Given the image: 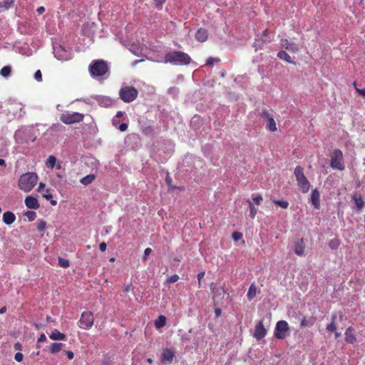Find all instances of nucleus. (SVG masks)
<instances>
[{
  "instance_id": "1",
  "label": "nucleus",
  "mask_w": 365,
  "mask_h": 365,
  "mask_svg": "<svg viewBox=\"0 0 365 365\" xmlns=\"http://www.w3.org/2000/svg\"><path fill=\"white\" fill-rule=\"evenodd\" d=\"M165 63L177 66L188 65L191 61L190 56L182 51H174L168 52L164 57Z\"/></svg>"
},
{
  "instance_id": "24",
  "label": "nucleus",
  "mask_w": 365,
  "mask_h": 365,
  "mask_svg": "<svg viewBox=\"0 0 365 365\" xmlns=\"http://www.w3.org/2000/svg\"><path fill=\"white\" fill-rule=\"evenodd\" d=\"M277 57L279 58V59H282V60H284L289 63H293L294 64V61H293L292 58H291V56L284 51H280L278 52L277 53Z\"/></svg>"
},
{
  "instance_id": "8",
  "label": "nucleus",
  "mask_w": 365,
  "mask_h": 365,
  "mask_svg": "<svg viewBox=\"0 0 365 365\" xmlns=\"http://www.w3.org/2000/svg\"><path fill=\"white\" fill-rule=\"evenodd\" d=\"M94 323V317L93 314L91 312H83L81 318L78 322L80 328L83 329H91Z\"/></svg>"
},
{
  "instance_id": "20",
  "label": "nucleus",
  "mask_w": 365,
  "mask_h": 365,
  "mask_svg": "<svg viewBox=\"0 0 365 365\" xmlns=\"http://www.w3.org/2000/svg\"><path fill=\"white\" fill-rule=\"evenodd\" d=\"M304 239L302 238L299 241L295 242L294 244V252L298 256H302L304 253Z\"/></svg>"
},
{
  "instance_id": "35",
  "label": "nucleus",
  "mask_w": 365,
  "mask_h": 365,
  "mask_svg": "<svg viewBox=\"0 0 365 365\" xmlns=\"http://www.w3.org/2000/svg\"><path fill=\"white\" fill-rule=\"evenodd\" d=\"M14 4V0H4L0 2V8L9 9Z\"/></svg>"
},
{
  "instance_id": "27",
  "label": "nucleus",
  "mask_w": 365,
  "mask_h": 365,
  "mask_svg": "<svg viewBox=\"0 0 365 365\" xmlns=\"http://www.w3.org/2000/svg\"><path fill=\"white\" fill-rule=\"evenodd\" d=\"M267 130L271 131V132H275L277 130L275 120L273 117L269 118L267 120V123L266 125Z\"/></svg>"
},
{
  "instance_id": "64",
  "label": "nucleus",
  "mask_w": 365,
  "mask_h": 365,
  "mask_svg": "<svg viewBox=\"0 0 365 365\" xmlns=\"http://www.w3.org/2000/svg\"><path fill=\"white\" fill-rule=\"evenodd\" d=\"M56 176H57V178H58L59 179H62V178H63V175L62 174H61V173H58V174H56Z\"/></svg>"
},
{
  "instance_id": "42",
  "label": "nucleus",
  "mask_w": 365,
  "mask_h": 365,
  "mask_svg": "<svg viewBox=\"0 0 365 365\" xmlns=\"http://www.w3.org/2000/svg\"><path fill=\"white\" fill-rule=\"evenodd\" d=\"M180 279L179 276L176 274L170 276L168 279L167 282L170 284L176 282Z\"/></svg>"
},
{
  "instance_id": "9",
  "label": "nucleus",
  "mask_w": 365,
  "mask_h": 365,
  "mask_svg": "<svg viewBox=\"0 0 365 365\" xmlns=\"http://www.w3.org/2000/svg\"><path fill=\"white\" fill-rule=\"evenodd\" d=\"M289 330V324L286 321H279L275 327L274 335L277 339H283Z\"/></svg>"
},
{
  "instance_id": "61",
  "label": "nucleus",
  "mask_w": 365,
  "mask_h": 365,
  "mask_svg": "<svg viewBox=\"0 0 365 365\" xmlns=\"http://www.w3.org/2000/svg\"><path fill=\"white\" fill-rule=\"evenodd\" d=\"M6 307H3L2 308L0 309V314H4V312H6Z\"/></svg>"
},
{
  "instance_id": "21",
  "label": "nucleus",
  "mask_w": 365,
  "mask_h": 365,
  "mask_svg": "<svg viewBox=\"0 0 365 365\" xmlns=\"http://www.w3.org/2000/svg\"><path fill=\"white\" fill-rule=\"evenodd\" d=\"M16 220L15 215L11 211H6L3 214V222L7 225H10Z\"/></svg>"
},
{
  "instance_id": "3",
  "label": "nucleus",
  "mask_w": 365,
  "mask_h": 365,
  "mask_svg": "<svg viewBox=\"0 0 365 365\" xmlns=\"http://www.w3.org/2000/svg\"><path fill=\"white\" fill-rule=\"evenodd\" d=\"M294 175L299 190L303 193H307L310 189V182L304 174V169L302 166H297L294 169Z\"/></svg>"
},
{
  "instance_id": "28",
  "label": "nucleus",
  "mask_w": 365,
  "mask_h": 365,
  "mask_svg": "<svg viewBox=\"0 0 365 365\" xmlns=\"http://www.w3.org/2000/svg\"><path fill=\"white\" fill-rule=\"evenodd\" d=\"M63 344L62 343H52L51 345L50 352L51 354H56L59 352Z\"/></svg>"
},
{
  "instance_id": "23",
  "label": "nucleus",
  "mask_w": 365,
  "mask_h": 365,
  "mask_svg": "<svg viewBox=\"0 0 365 365\" xmlns=\"http://www.w3.org/2000/svg\"><path fill=\"white\" fill-rule=\"evenodd\" d=\"M49 337L52 340H65L66 338L63 333L60 332L57 329H54L49 335Z\"/></svg>"
},
{
  "instance_id": "41",
  "label": "nucleus",
  "mask_w": 365,
  "mask_h": 365,
  "mask_svg": "<svg viewBox=\"0 0 365 365\" xmlns=\"http://www.w3.org/2000/svg\"><path fill=\"white\" fill-rule=\"evenodd\" d=\"M327 330L330 332L336 331V326L335 323H334V322H331V323L327 326Z\"/></svg>"
},
{
  "instance_id": "43",
  "label": "nucleus",
  "mask_w": 365,
  "mask_h": 365,
  "mask_svg": "<svg viewBox=\"0 0 365 365\" xmlns=\"http://www.w3.org/2000/svg\"><path fill=\"white\" fill-rule=\"evenodd\" d=\"M252 200L256 205H259L262 202L263 198L261 195H258L255 196V197H252Z\"/></svg>"
},
{
  "instance_id": "30",
  "label": "nucleus",
  "mask_w": 365,
  "mask_h": 365,
  "mask_svg": "<svg viewBox=\"0 0 365 365\" xmlns=\"http://www.w3.org/2000/svg\"><path fill=\"white\" fill-rule=\"evenodd\" d=\"M56 158L53 155H50L46 161V165L49 168H53L56 165Z\"/></svg>"
},
{
  "instance_id": "5",
  "label": "nucleus",
  "mask_w": 365,
  "mask_h": 365,
  "mask_svg": "<svg viewBox=\"0 0 365 365\" xmlns=\"http://www.w3.org/2000/svg\"><path fill=\"white\" fill-rule=\"evenodd\" d=\"M89 71L93 76H102L108 72V67L106 61L97 60L90 65Z\"/></svg>"
},
{
  "instance_id": "36",
  "label": "nucleus",
  "mask_w": 365,
  "mask_h": 365,
  "mask_svg": "<svg viewBox=\"0 0 365 365\" xmlns=\"http://www.w3.org/2000/svg\"><path fill=\"white\" fill-rule=\"evenodd\" d=\"M165 182H166L167 185H168L170 190H183V187H178V186L173 185H172V179L170 178V176H168L165 178Z\"/></svg>"
},
{
  "instance_id": "17",
  "label": "nucleus",
  "mask_w": 365,
  "mask_h": 365,
  "mask_svg": "<svg viewBox=\"0 0 365 365\" xmlns=\"http://www.w3.org/2000/svg\"><path fill=\"white\" fill-rule=\"evenodd\" d=\"M311 202L316 209L320 208V194L317 189H314L312 192Z\"/></svg>"
},
{
  "instance_id": "19",
  "label": "nucleus",
  "mask_w": 365,
  "mask_h": 365,
  "mask_svg": "<svg viewBox=\"0 0 365 365\" xmlns=\"http://www.w3.org/2000/svg\"><path fill=\"white\" fill-rule=\"evenodd\" d=\"M345 341L349 344H354L356 339L354 334V328L349 327L345 331Z\"/></svg>"
},
{
  "instance_id": "14",
  "label": "nucleus",
  "mask_w": 365,
  "mask_h": 365,
  "mask_svg": "<svg viewBox=\"0 0 365 365\" xmlns=\"http://www.w3.org/2000/svg\"><path fill=\"white\" fill-rule=\"evenodd\" d=\"M280 45L282 48L292 52H297L299 50L298 44L291 42L288 39H281Z\"/></svg>"
},
{
  "instance_id": "45",
  "label": "nucleus",
  "mask_w": 365,
  "mask_h": 365,
  "mask_svg": "<svg viewBox=\"0 0 365 365\" xmlns=\"http://www.w3.org/2000/svg\"><path fill=\"white\" fill-rule=\"evenodd\" d=\"M262 37L267 38V39H263V41H264V42H266V41L270 42L271 41V39L269 36V31L267 29H266L264 31H263Z\"/></svg>"
},
{
  "instance_id": "18",
  "label": "nucleus",
  "mask_w": 365,
  "mask_h": 365,
  "mask_svg": "<svg viewBox=\"0 0 365 365\" xmlns=\"http://www.w3.org/2000/svg\"><path fill=\"white\" fill-rule=\"evenodd\" d=\"M208 37V31L206 29L200 28L195 34V38L197 41L205 42Z\"/></svg>"
},
{
  "instance_id": "53",
  "label": "nucleus",
  "mask_w": 365,
  "mask_h": 365,
  "mask_svg": "<svg viewBox=\"0 0 365 365\" xmlns=\"http://www.w3.org/2000/svg\"><path fill=\"white\" fill-rule=\"evenodd\" d=\"M46 341V336L44 334H41L38 339V342H44Z\"/></svg>"
},
{
  "instance_id": "49",
  "label": "nucleus",
  "mask_w": 365,
  "mask_h": 365,
  "mask_svg": "<svg viewBox=\"0 0 365 365\" xmlns=\"http://www.w3.org/2000/svg\"><path fill=\"white\" fill-rule=\"evenodd\" d=\"M219 61H220V59H215L212 57H210L207 60L206 65L210 66V65H212L215 61L218 62Z\"/></svg>"
},
{
  "instance_id": "13",
  "label": "nucleus",
  "mask_w": 365,
  "mask_h": 365,
  "mask_svg": "<svg viewBox=\"0 0 365 365\" xmlns=\"http://www.w3.org/2000/svg\"><path fill=\"white\" fill-rule=\"evenodd\" d=\"M175 356V353L170 349H165L163 351L161 354V361L164 364H170L173 361Z\"/></svg>"
},
{
  "instance_id": "4",
  "label": "nucleus",
  "mask_w": 365,
  "mask_h": 365,
  "mask_svg": "<svg viewBox=\"0 0 365 365\" xmlns=\"http://www.w3.org/2000/svg\"><path fill=\"white\" fill-rule=\"evenodd\" d=\"M138 95V90L133 86H124L119 91V96L120 99L125 103L133 102Z\"/></svg>"
},
{
  "instance_id": "16",
  "label": "nucleus",
  "mask_w": 365,
  "mask_h": 365,
  "mask_svg": "<svg viewBox=\"0 0 365 365\" xmlns=\"http://www.w3.org/2000/svg\"><path fill=\"white\" fill-rule=\"evenodd\" d=\"M25 205L28 208L34 210H37L40 207L38 200L32 196H27L26 197Z\"/></svg>"
},
{
  "instance_id": "51",
  "label": "nucleus",
  "mask_w": 365,
  "mask_h": 365,
  "mask_svg": "<svg viewBox=\"0 0 365 365\" xmlns=\"http://www.w3.org/2000/svg\"><path fill=\"white\" fill-rule=\"evenodd\" d=\"M107 248V245L106 242H103L99 245V249L101 252H105Z\"/></svg>"
},
{
  "instance_id": "15",
  "label": "nucleus",
  "mask_w": 365,
  "mask_h": 365,
  "mask_svg": "<svg viewBox=\"0 0 365 365\" xmlns=\"http://www.w3.org/2000/svg\"><path fill=\"white\" fill-rule=\"evenodd\" d=\"M352 200L355 202L356 208L358 211H361L365 206V201L361 195L357 192H354L352 195Z\"/></svg>"
},
{
  "instance_id": "40",
  "label": "nucleus",
  "mask_w": 365,
  "mask_h": 365,
  "mask_svg": "<svg viewBox=\"0 0 365 365\" xmlns=\"http://www.w3.org/2000/svg\"><path fill=\"white\" fill-rule=\"evenodd\" d=\"M259 116L261 118H266L267 120H268L269 118H272L273 117L270 113L269 112L268 110L267 109H264L262 110V112H260L259 113Z\"/></svg>"
},
{
  "instance_id": "39",
  "label": "nucleus",
  "mask_w": 365,
  "mask_h": 365,
  "mask_svg": "<svg viewBox=\"0 0 365 365\" xmlns=\"http://www.w3.org/2000/svg\"><path fill=\"white\" fill-rule=\"evenodd\" d=\"M25 215L27 217L29 221H34L36 217V213L34 211H27L25 213Z\"/></svg>"
},
{
  "instance_id": "12",
  "label": "nucleus",
  "mask_w": 365,
  "mask_h": 365,
  "mask_svg": "<svg viewBox=\"0 0 365 365\" xmlns=\"http://www.w3.org/2000/svg\"><path fill=\"white\" fill-rule=\"evenodd\" d=\"M267 334V329L264 327L262 321H259L255 326V332L253 336L257 340L262 339Z\"/></svg>"
},
{
  "instance_id": "25",
  "label": "nucleus",
  "mask_w": 365,
  "mask_h": 365,
  "mask_svg": "<svg viewBox=\"0 0 365 365\" xmlns=\"http://www.w3.org/2000/svg\"><path fill=\"white\" fill-rule=\"evenodd\" d=\"M96 179V176L93 174L87 175L86 176L82 178L80 180V182L83 185H88L91 184Z\"/></svg>"
},
{
  "instance_id": "11",
  "label": "nucleus",
  "mask_w": 365,
  "mask_h": 365,
  "mask_svg": "<svg viewBox=\"0 0 365 365\" xmlns=\"http://www.w3.org/2000/svg\"><path fill=\"white\" fill-rule=\"evenodd\" d=\"M37 191L41 193L42 197L49 200L52 205H56V200H53V195L51 192L49 188H46V185L43 182H40L37 189Z\"/></svg>"
},
{
  "instance_id": "6",
  "label": "nucleus",
  "mask_w": 365,
  "mask_h": 365,
  "mask_svg": "<svg viewBox=\"0 0 365 365\" xmlns=\"http://www.w3.org/2000/svg\"><path fill=\"white\" fill-rule=\"evenodd\" d=\"M83 118L84 115L78 112H66L62 113L60 116V120L66 125H71L82 122Z\"/></svg>"
},
{
  "instance_id": "60",
  "label": "nucleus",
  "mask_w": 365,
  "mask_h": 365,
  "mask_svg": "<svg viewBox=\"0 0 365 365\" xmlns=\"http://www.w3.org/2000/svg\"><path fill=\"white\" fill-rule=\"evenodd\" d=\"M123 113H124L123 111H118L117 113H116L115 117L116 118H121L123 115Z\"/></svg>"
},
{
  "instance_id": "7",
  "label": "nucleus",
  "mask_w": 365,
  "mask_h": 365,
  "mask_svg": "<svg viewBox=\"0 0 365 365\" xmlns=\"http://www.w3.org/2000/svg\"><path fill=\"white\" fill-rule=\"evenodd\" d=\"M330 166L334 170H344L343 153L339 149H335L331 156Z\"/></svg>"
},
{
  "instance_id": "52",
  "label": "nucleus",
  "mask_w": 365,
  "mask_h": 365,
  "mask_svg": "<svg viewBox=\"0 0 365 365\" xmlns=\"http://www.w3.org/2000/svg\"><path fill=\"white\" fill-rule=\"evenodd\" d=\"M102 365H110L109 357H105L102 361Z\"/></svg>"
},
{
  "instance_id": "44",
  "label": "nucleus",
  "mask_w": 365,
  "mask_h": 365,
  "mask_svg": "<svg viewBox=\"0 0 365 365\" xmlns=\"http://www.w3.org/2000/svg\"><path fill=\"white\" fill-rule=\"evenodd\" d=\"M232 239L235 240V241H238L240 240V239H242V234L239 232H235L232 233Z\"/></svg>"
},
{
  "instance_id": "37",
  "label": "nucleus",
  "mask_w": 365,
  "mask_h": 365,
  "mask_svg": "<svg viewBox=\"0 0 365 365\" xmlns=\"http://www.w3.org/2000/svg\"><path fill=\"white\" fill-rule=\"evenodd\" d=\"M256 295V289L254 286H250L249 288L248 292H247V298L251 300Z\"/></svg>"
},
{
  "instance_id": "55",
  "label": "nucleus",
  "mask_w": 365,
  "mask_h": 365,
  "mask_svg": "<svg viewBox=\"0 0 365 365\" xmlns=\"http://www.w3.org/2000/svg\"><path fill=\"white\" fill-rule=\"evenodd\" d=\"M166 0H154L156 6H161L165 2Z\"/></svg>"
},
{
  "instance_id": "2",
  "label": "nucleus",
  "mask_w": 365,
  "mask_h": 365,
  "mask_svg": "<svg viewBox=\"0 0 365 365\" xmlns=\"http://www.w3.org/2000/svg\"><path fill=\"white\" fill-rule=\"evenodd\" d=\"M38 177L36 173L28 172L22 174L18 181L19 188L25 192H30L37 184Z\"/></svg>"
},
{
  "instance_id": "46",
  "label": "nucleus",
  "mask_w": 365,
  "mask_h": 365,
  "mask_svg": "<svg viewBox=\"0 0 365 365\" xmlns=\"http://www.w3.org/2000/svg\"><path fill=\"white\" fill-rule=\"evenodd\" d=\"M204 276H205L204 271L200 272V273L197 274V280H198V287H201V280L202 279Z\"/></svg>"
},
{
  "instance_id": "10",
  "label": "nucleus",
  "mask_w": 365,
  "mask_h": 365,
  "mask_svg": "<svg viewBox=\"0 0 365 365\" xmlns=\"http://www.w3.org/2000/svg\"><path fill=\"white\" fill-rule=\"evenodd\" d=\"M210 287L211 292L213 294L212 299L215 303H220L223 299L225 295L226 294L225 287H216L215 284L214 282L210 283Z\"/></svg>"
},
{
  "instance_id": "34",
  "label": "nucleus",
  "mask_w": 365,
  "mask_h": 365,
  "mask_svg": "<svg viewBox=\"0 0 365 365\" xmlns=\"http://www.w3.org/2000/svg\"><path fill=\"white\" fill-rule=\"evenodd\" d=\"M11 66H4L1 71H0V73L2 76L4 77H8L10 73H11Z\"/></svg>"
},
{
  "instance_id": "63",
  "label": "nucleus",
  "mask_w": 365,
  "mask_h": 365,
  "mask_svg": "<svg viewBox=\"0 0 365 365\" xmlns=\"http://www.w3.org/2000/svg\"><path fill=\"white\" fill-rule=\"evenodd\" d=\"M331 319V322H334V323H335V321L336 319V314H332Z\"/></svg>"
},
{
  "instance_id": "31",
  "label": "nucleus",
  "mask_w": 365,
  "mask_h": 365,
  "mask_svg": "<svg viewBox=\"0 0 365 365\" xmlns=\"http://www.w3.org/2000/svg\"><path fill=\"white\" fill-rule=\"evenodd\" d=\"M272 202L276 205L283 208L287 209L289 206V202L287 200H272Z\"/></svg>"
},
{
  "instance_id": "33",
  "label": "nucleus",
  "mask_w": 365,
  "mask_h": 365,
  "mask_svg": "<svg viewBox=\"0 0 365 365\" xmlns=\"http://www.w3.org/2000/svg\"><path fill=\"white\" fill-rule=\"evenodd\" d=\"M37 230L38 232H43L46 227V222L43 220H38L36 222Z\"/></svg>"
},
{
  "instance_id": "26",
  "label": "nucleus",
  "mask_w": 365,
  "mask_h": 365,
  "mask_svg": "<svg viewBox=\"0 0 365 365\" xmlns=\"http://www.w3.org/2000/svg\"><path fill=\"white\" fill-rule=\"evenodd\" d=\"M166 324V317L163 315H160L155 321V327L156 329H160Z\"/></svg>"
},
{
  "instance_id": "47",
  "label": "nucleus",
  "mask_w": 365,
  "mask_h": 365,
  "mask_svg": "<svg viewBox=\"0 0 365 365\" xmlns=\"http://www.w3.org/2000/svg\"><path fill=\"white\" fill-rule=\"evenodd\" d=\"M23 357L24 356L21 352H17L14 356L15 360L18 362H21L23 360Z\"/></svg>"
},
{
  "instance_id": "22",
  "label": "nucleus",
  "mask_w": 365,
  "mask_h": 365,
  "mask_svg": "<svg viewBox=\"0 0 365 365\" xmlns=\"http://www.w3.org/2000/svg\"><path fill=\"white\" fill-rule=\"evenodd\" d=\"M316 322V318L311 317H303V318L301 320L300 327L301 328L303 327H312Z\"/></svg>"
},
{
  "instance_id": "48",
  "label": "nucleus",
  "mask_w": 365,
  "mask_h": 365,
  "mask_svg": "<svg viewBox=\"0 0 365 365\" xmlns=\"http://www.w3.org/2000/svg\"><path fill=\"white\" fill-rule=\"evenodd\" d=\"M34 78L38 81H41L42 80V74L40 70H38L35 72Z\"/></svg>"
},
{
  "instance_id": "54",
  "label": "nucleus",
  "mask_w": 365,
  "mask_h": 365,
  "mask_svg": "<svg viewBox=\"0 0 365 365\" xmlns=\"http://www.w3.org/2000/svg\"><path fill=\"white\" fill-rule=\"evenodd\" d=\"M356 92L360 94L361 96H362L363 97H365V88H362V89H360V88H356Z\"/></svg>"
},
{
  "instance_id": "57",
  "label": "nucleus",
  "mask_w": 365,
  "mask_h": 365,
  "mask_svg": "<svg viewBox=\"0 0 365 365\" xmlns=\"http://www.w3.org/2000/svg\"><path fill=\"white\" fill-rule=\"evenodd\" d=\"M66 355L69 359H72L74 356V354L71 351H66Z\"/></svg>"
},
{
  "instance_id": "38",
  "label": "nucleus",
  "mask_w": 365,
  "mask_h": 365,
  "mask_svg": "<svg viewBox=\"0 0 365 365\" xmlns=\"http://www.w3.org/2000/svg\"><path fill=\"white\" fill-rule=\"evenodd\" d=\"M58 264L59 266L67 268L69 267V261L68 259L59 257L58 258Z\"/></svg>"
},
{
  "instance_id": "62",
  "label": "nucleus",
  "mask_w": 365,
  "mask_h": 365,
  "mask_svg": "<svg viewBox=\"0 0 365 365\" xmlns=\"http://www.w3.org/2000/svg\"><path fill=\"white\" fill-rule=\"evenodd\" d=\"M0 165L6 166V162L4 159H0Z\"/></svg>"
},
{
  "instance_id": "59",
  "label": "nucleus",
  "mask_w": 365,
  "mask_h": 365,
  "mask_svg": "<svg viewBox=\"0 0 365 365\" xmlns=\"http://www.w3.org/2000/svg\"><path fill=\"white\" fill-rule=\"evenodd\" d=\"M221 313H222V311H221V309H216L215 310V314L216 317H220V316H221Z\"/></svg>"
},
{
  "instance_id": "58",
  "label": "nucleus",
  "mask_w": 365,
  "mask_h": 365,
  "mask_svg": "<svg viewBox=\"0 0 365 365\" xmlns=\"http://www.w3.org/2000/svg\"><path fill=\"white\" fill-rule=\"evenodd\" d=\"M36 11L38 14H42L45 11V8L43 6H40Z\"/></svg>"
},
{
  "instance_id": "56",
  "label": "nucleus",
  "mask_w": 365,
  "mask_h": 365,
  "mask_svg": "<svg viewBox=\"0 0 365 365\" xmlns=\"http://www.w3.org/2000/svg\"><path fill=\"white\" fill-rule=\"evenodd\" d=\"M151 252H152L151 248H150V247L146 248L144 251L145 258L146 257H148L151 253Z\"/></svg>"
},
{
  "instance_id": "32",
  "label": "nucleus",
  "mask_w": 365,
  "mask_h": 365,
  "mask_svg": "<svg viewBox=\"0 0 365 365\" xmlns=\"http://www.w3.org/2000/svg\"><path fill=\"white\" fill-rule=\"evenodd\" d=\"M340 245V241L338 238L332 239L329 242V247L331 250H336Z\"/></svg>"
},
{
  "instance_id": "50",
  "label": "nucleus",
  "mask_w": 365,
  "mask_h": 365,
  "mask_svg": "<svg viewBox=\"0 0 365 365\" xmlns=\"http://www.w3.org/2000/svg\"><path fill=\"white\" fill-rule=\"evenodd\" d=\"M128 124L125 123H121L119 126V130L121 131V132H124L127 129H128Z\"/></svg>"
},
{
  "instance_id": "29",
  "label": "nucleus",
  "mask_w": 365,
  "mask_h": 365,
  "mask_svg": "<svg viewBox=\"0 0 365 365\" xmlns=\"http://www.w3.org/2000/svg\"><path fill=\"white\" fill-rule=\"evenodd\" d=\"M247 203L250 208V217L252 219H254L257 213V209L254 206L253 203L250 200H247Z\"/></svg>"
}]
</instances>
